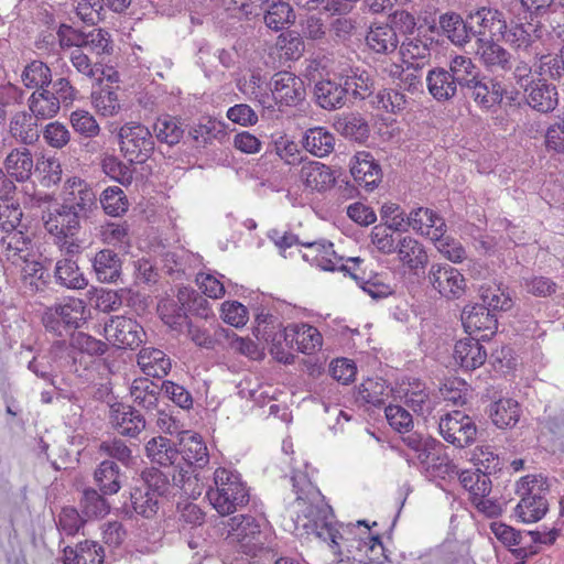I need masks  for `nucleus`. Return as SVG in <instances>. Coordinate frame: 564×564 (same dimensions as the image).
Here are the masks:
<instances>
[{
    "instance_id": "f257e3e1",
    "label": "nucleus",
    "mask_w": 564,
    "mask_h": 564,
    "mask_svg": "<svg viewBox=\"0 0 564 564\" xmlns=\"http://www.w3.org/2000/svg\"><path fill=\"white\" fill-rule=\"evenodd\" d=\"M305 471L295 470L292 475L293 489L296 494L295 505L304 513L306 522L303 523L307 534H312L325 542L334 554L351 556L364 564H386L389 556L379 534L371 533L367 521L356 523H334L333 510L323 503L319 489L314 485L312 477L314 468L305 464Z\"/></svg>"
},
{
    "instance_id": "f03ea898",
    "label": "nucleus",
    "mask_w": 564,
    "mask_h": 564,
    "mask_svg": "<svg viewBox=\"0 0 564 564\" xmlns=\"http://www.w3.org/2000/svg\"><path fill=\"white\" fill-rule=\"evenodd\" d=\"M0 260L19 269L21 278L31 291L40 289L44 267L39 261L32 240L23 232H11L0 239Z\"/></svg>"
},
{
    "instance_id": "7ed1b4c3",
    "label": "nucleus",
    "mask_w": 564,
    "mask_h": 564,
    "mask_svg": "<svg viewBox=\"0 0 564 564\" xmlns=\"http://www.w3.org/2000/svg\"><path fill=\"white\" fill-rule=\"evenodd\" d=\"M181 458L185 467L177 465V470L171 474L173 484L181 488L184 495L195 498L200 495L198 479L193 475V466L203 468L209 462V454L205 442L197 433H184L181 438Z\"/></svg>"
},
{
    "instance_id": "20e7f679",
    "label": "nucleus",
    "mask_w": 564,
    "mask_h": 564,
    "mask_svg": "<svg viewBox=\"0 0 564 564\" xmlns=\"http://www.w3.org/2000/svg\"><path fill=\"white\" fill-rule=\"evenodd\" d=\"M206 496L214 509L223 516L234 513L249 501V490L240 474L219 467L214 471V486Z\"/></svg>"
},
{
    "instance_id": "39448f33",
    "label": "nucleus",
    "mask_w": 564,
    "mask_h": 564,
    "mask_svg": "<svg viewBox=\"0 0 564 564\" xmlns=\"http://www.w3.org/2000/svg\"><path fill=\"white\" fill-rule=\"evenodd\" d=\"M228 538L237 542L238 552L256 557L268 542L269 522L264 516L242 514L230 519Z\"/></svg>"
},
{
    "instance_id": "423d86ee",
    "label": "nucleus",
    "mask_w": 564,
    "mask_h": 564,
    "mask_svg": "<svg viewBox=\"0 0 564 564\" xmlns=\"http://www.w3.org/2000/svg\"><path fill=\"white\" fill-rule=\"evenodd\" d=\"M271 95H262L259 104L269 110L278 107L297 106L305 98V86L302 78L286 70L275 73L269 83Z\"/></svg>"
},
{
    "instance_id": "0eeeda50",
    "label": "nucleus",
    "mask_w": 564,
    "mask_h": 564,
    "mask_svg": "<svg viewBox=\"0 0 564 564\" xmlns=\"http://www.w3.org/2000/svg\"><path fill=\"white\" fill-rule=\"evenodd\" d=\"M45 230L54 238L61 251L73 256L79 252L80 246L75 236L80 229V218L62 205L43 216Z\"/></svg>"
},
{
    "instance_id": "6e6552de",
    "label": "nucleus",
    "mask_w": 564,
    "mask_h": 564,
    "mask_svg": "<svg viewBox=\"0 0 564 564\" xmlns=\"http://www.w3.org/2000/svg\"><path fill=\"white\" fill-rule=\"evenodd\" d=\"M86 304L83 300L67 297L62 302L46 307L42 315L45 329L57 336H63L69 328H78L85 321Z\"/></svg>"
},
{
    "instance_id": "1a4fd4ad",
    "label": "nucleus",
    "mask_w": 564,
    "mask_h": 564,
    "mask_svg": "<svg viewBox=\"0 0 564 564\" xmlns=\"http://www.w3.org/2000/svg\"><path fill=\"white\" fill-rule=\"evenodd\" d=\"M542 485V477L533 475L522 477L518 484V492L522 497L514 508V513L523 523L541 520L549 509L547 500L541 491Z\"/></svg>"
},
{
    "instance_id": "9d476101",
    "label": "nucleus",
    "mask_w": 564,
    "mask_h": 564,
    "mask_svg": "<svg viewBox=\"0 0 564 564\" xmlns=\"http://www.w3.org/2000/svg\"><path fill=\"white\" fill-rule=\"evenodd\" d=\"M120 151L131 163L145 162L154 150L150 130L138 122H127L118 132Z\"/></svg>"
},
{
    "instance_id": "9b49d317",
    "label": "nucleus",
    "mask_w": 564,
    "mask_h": 564,
    "mask_svg": "<svg viewBox=\"0 0 564 564\" xmlns=\"http://www.w3.org/2000/svg\"><path fill=\"white\" fill-rule=\"evenodd\" d=\"M62 206L75 212L78 218H88L97 209V195L94 188L79 177H69L61 192Z\"/></svg>"
},
{
    "instance_id": "f8f14e48",
    "label": "nucleus",
    "mask_w": 564,
    "mask_h": 564,
    "mask_svg": "<svg viewBox=\"0 0 564 564\" xmlns=\"http://www.w3.org/2000/svg\"><path fill=\"white\" fill-rule=\"evenodd\" d=\"M438 432L446 442L457 448H464L475 442L477 426L467 414L453 411L441 417Z\"/></svg>"
},
{
    "instance_id": "ddd939ff",
    "label": "nucleus",
    "mask_w": 564,
    "mask_h": 564,
    "mask_svg": "<svg viewBox=\"0 0 564 564\" xmlns=\"http://www.w3.org/2000/svg\"><path fill=\"white\" fill-rule=\"evenodd\" d=\"M303 247L305 251L302 258L321 270L341 271L348 274L352 268L351 262H348L349 258L339 257L334 250V245L327 240L305 241Z\"/></svg>"
},
{
    "instance_id": "4468645a",
    "label": "nucleus",
    "mask_w": 564,
    "mask_h": 564,
    "mask_svg": "<svg viewBox=\"0 0 564 564\" xmlns=\"http://www.w3.org/2000/svg\"><path fill=\"white\" fill-rule=\"evenodd\" d=\"M104 335L107 341L122 349H134L145 335L142 326L132 318L113 316L104 326Z\"/></svg>"
},
{
    "instance_id": "2eb2a0df",
    "label": "nucleus",
    "mask_w": 564,
    "mask_h": 564,
    "mask_svg": "<svg viewBox=\"0 0 564 564\" xmlns=\"http://www.w3.org/2000/svg\"><path fill=\"white\" fill-rule=\"evenodd\" d=\"M402 442L415 454V457L411 458L406 453L401 452L409 466H416L425 473H430L431 468L435 467L432 463L440 459L436 456L437 449L442 447L440 441L414 432L403 436Z\"/></svg>"
},
{
    "instance_id": "dca6fc26",
    "label": "nucleus",
    "mask_w": 564,
    "mask_h": 564,
    "mask_svg": "<svg viewBox=\"0 0 564 564\" xmlns=\"http://www.w3.org/2000/svg\"><path fill=\"white\" fill-rule=\"evenodd\" d=\"M398 394L419 415L431 414L437 403L434 393L419 379L403 380L399 384Z\"/></svg>"
},
{
    "instance_id": "f3484780",
    "label": "nucleus",
    "mask_w": 564,
    "mask_h": 564,
    "mask_svg": "<svg viewBox=\"0 0 564 564\" xmlns=\"http://www.w3.org/2000/svg\"><path fill=\"white\" fill-rule=\"evenodd\" d=\"M282 341H285L289 347H292L295 343L299 351L311 355L322 347L323 337L316 327L301 323L280 329L278 348Z\"/></svg>"
},
{
    "instance_id": "a211bd4d",
    "label": "nucleus",
    "mask_w": 564,
    "mask_h": 564,
    "mask_svg": "<svg viewBox=\"0 0 564 564\" xmlns=\"http://www.w3.org/2000/svg\"><path fill=\"white\" fill-rule=\"evenodd\" d=\"M433 288L444 297L459 299L466 290L463 274L449 264H433L429 272Z\"/></svg>"
},
{
    "instance_id": "6ab92c4d",
    "label": "nucleus",
    "mask_w": 564,
    "mask_h": 564,
    "mask_svg": "<svg viewBox=\"0 0 564 564\" xmlns=\"http://www.w3.org/2000/svg\"><path fill=\"white\" fill-rule=\"evenodd\" d=\"M350 174L359 187L368 192L378 187L382 171L373 155L367 151L357 152L350 163Z\"/></svg>"
},
{
    "instance_id": "aec40b11",
    "label": "nucleus",
    "mask_w": 564,
    "mask_h": 564,
    "mask_svg": "<svg viewBox=\"0 0 564 564\" xmlns=\"http://www.w3.org/2000/svg\"><path fill=\"white\" fill-rule=\"evenodd\" d=\"M471 35L478 37L498 39L505 34L507 23L502 13L490 8H481L469 14Z\"/></svg>"
},
{
    "instance_id": "412c9836",
    "label": "nucleus",
    "mask_w": 564,
    "mask_h": 564,
    "mask_svg": "<svg viewBox=\"0 0 564 564\" xmlns=\"http://www.w3.org/2000/svg\"><path fill=\"white\" fill-rule=\"evenodd\" d=\"M464 90L482 109H490L499 105L505 94V89L499 82L481 74Z\"/></svg>"
},
{
    "instance_id": "4be33fe9",
    "label": "nucleus",
    "mask_w": 564,
    "mask_h": 564,
    "mask_svg": "<svg viewBox=\"0 0 564 564\" xmlns=\"http://www.w3.org/2000/svg\"><path fill=\"white\" fill-rule=\"evenodd\" d=\"M348 262L352 264L348 275L372 299H383L392 293L391 285L384 283L379 274L372 273V271L367 272L361 267L362 259L359 257L349 258Z\"/></svg>"
},
{
    "instance_id": "5701e85b",
    "label": "nucleus",
    "mask_w": 564,
    "mask_h": 564,
    "mask_svg": "<svg viewBox=\"0 0 564 564\" xmlns=\"http://www.w3.org/2000/svg\"><path fill=\"white\" fill-rule=\"evenodd\" d=\"M524 98L532 109L542 113L553 111L558 104L556 87L542 79L525 85Z\"/></svg>"
},
{
    "instance_id": "b1692460",
    "label": "nucleus",
    "mask_w": 564,
    "mask_h": 564,
    "mask_svg": "<svg viewBox=\"0 0 564 564\" xmlns=\"http://www.w3.org/2000/svg\"><path fill=\"white\" fill-rule=\"evenodd\" d=\"M351 88V80L344 84L330 79L316 83L314 94L317 104L326 110L339 109L345 105L346 96Z\"/></svg>"
},
{
    "instance_id": "393cba45",
    "label": "nucleus",
    "mask_w": 564,
    "mask_h": 564,
    "mask_svg": "<svg viewBox=\"0 0 564 564\" xmlns=\"http://www.w3.org/2000/svg\"><path fill=\"white\" fill-rule=\"evenodd\" d=\"M300 178L311 191L326 192L335 185V175L330 167L318 161L305 162L300 170Z\"/></svg>"
},
{
    "instance_id": "a878e982",
    "label": "nucleus",
    "mask_w": 564,
    "mask_h": 564,
    "mask_svg": "<svg viewBox=\"0 0 564 564\" xmlns=\"http://www.w3.org/2000/svg\"><path fill=\"white\" fill-rule=\"evenodd\" d=\"M410 227L429 239H437L446 232L444 219L429 208L419 207L410 213Z\"/></svg>"
},
{
    "instance_id": "bb28decb",
    "label": "nucleus",
    "mask_w": 564,
    "mask_h": 564,
    "mask_svg": "<svg viewBox=\"0 0 564 564\" xmlns=\"http://www.w3.org/2000/svg\"><path fill=\"white\" fill-rule=\"evenodd\" d=\"M462 323L468 334L489 332L494 334L497 329V317L494 312L485 305L476 304L465 307L462 314Z\"/></svg>"
},
{
    "instance_id": "cd10ccee",
    "label": "nucleus",
    "mask_w": 564,
    "mask_h": 564,
    "mask_svg": "<svg viewBox=\"0 0 564 564\" xmlns=\"http://www.w3.org/2000/svg\"><path fill=\"white\" fill-rule=\"evenodd\" d=\"M487 351L479 339L466 337L458 340L454 347L455 361L466 370H474L484 365Z\"/></svg>"
},
{
    "instance_id": "c85d7f7f",
    "label": "nucleus",
    "mask_w": 564,
    "mask_h": 564,
    "mask_svg": "<svg viewBox=\"0 0 564 564\" xmlns=\"http://www.w3.org/2000/svg\"><path fill=\"white\" fill-rule=\"evenodd\" d=\"M6 173L17 182H26L34 167L33 155L25 147L12 149L3 161Z\"/></svg>"
},
{
    "instance_id": "c756f323",
    "label": "nucleus",
    "mask_w": 564,
    "mask_h": 564,
    "mask_svg": "<svg viewBox=\"0 0 564 564\" xmlns=\"http://www.w3.org/2000/svg\"><path fill=\"white\" fill-rule=\"evenodd\" d=\"M138 366L149 377L163 378L170 372L172 361L163 350L144 347L138 354Z\"/></svg>"
},
{
    "instance_id": "7c9ffc66",
    "label": "nucleus",
    "mask_w": 564,
    "mask_h": 564,
    "mask_svg": "<svg viewBox=\"0 0 564 564\" xmlns=\"http://www.w3.org/2000/svg\"><path fill=\"white\" fill-rule=\"evenodd\" d=\"M496 39L478 37L476 54L488 68L507 70L511 68L510 54L499 44Z\"/></svg>"
},
{
    "instance_id": "2f4dec72",
    "label": "nucleus",
    "mask_w": 564,
    "mask_h": 564,
    "mask_svg": "<svg viewBox=\"0 0 564 564\" xmlns=\"http://www.w3.org/2000/svg\"><path fill=\"white\" fill-rule=\"evenodd\" d=\"M488 413L498 429H512L521 417V406L513 399L501 398L490 404Z\"/></svg>"
},
{
    "instance_id": "473e14b6",
    "label": "nucleus",
    "mask_w": 564,
    "mask_h": 564,
    "mask_svg": "<svg viewBox=\"0 0 564 564\" xmlns=\"http://www.w3.org/2000/svg\"><path fill=\"white\" fill-rule=\"evenodd\" d=\"M145 452L152 463L163 467L174 466L173 471L177 470L176 463L180 458V453L171 440L163 436L153 437L147 443Z\"/></svg>"
},
{
    "instance_id": "72a5a7b5",
    "label": "nucleus",
    "mask_w": 564,
    "mask_h": 564,
    "mask_svg": "<svg viewBox=\"0 0 564 564\" xmlns=\"http://www.w3.org/2000/svg\"><path fill=\"white\" fill-rule=\"evenodd\" d=\"M259 9L263 11L265 25L273 31L283 30L295 22L294 10L288 1L270 0L268 4L259 7Z\"/></svg>"
},
{
    "instance_id": "f704fd0d",
    "label": "nucleus",
    "mask_w": 564,
    "mask_h": 564,
    "mask_svg": "<svg viewBox=\"0 0 564 564\" xmlns=\"http://www.w3.org/2000/svg\"><path fill=\"white\" fill-rule=\"evenodd\" d=\"M105 560L104 547L95 542L86 540L76 545L64 549L65 564H102Z\"/></svg>"
},
{
    "instance_id": "c9c22d12",
    "label": "nucleus",
    "mask_w": 564,
    "mask_h": 564,
    "mask_svg": "<svg viewBox=\"0 0 564 564\" xmlns=\"http://www.w3.org/2000/svg\"><path fill=\"white\" fill-rule=\"evenodd\" d=\"M440 28L443 34L455 45H464L471 39V25L469 15L467 20L455 13L449 12L440 17Z\"/></svg>"
},
{
    "instance_id": "e433bc0d",
    "label": "nucleus",
    "mask_w": 564,
    "mask_h": 564,
    "mask_svg": "<svg viewBox=\"0 0 564 564\" xmlns=\"http://www.w3.org/2000/svg\"><path fill=\"white\" fill-rule=\"evenodd\" d=\"M395 251L402 264L411 271L423 269L427 264L429 257L424 247L412 237L402 238Z\"/></svg>"
},
{
    "instance_id": "4c0bfd02",
    "label": "nucleus",
    "mask_w": 564,
    "mask_h": 564,
    "mask_svg": "<svg viewBox=\"0 0 564 564\" xmlns=\"http://www.w3.org/2000/svg\"><path fill=\"white\" fill-rule=\"evenodd\" d=\"M366 43L376 53L390 54L397 50L399 37L392 25L380 24L370 28L366 36Z\"/></svg>"
},
{
    "instance_id": "58836bf2",
    "label": "nucleus",
    "mask_w": 564,
    "mask_h": 564,
    "mask_svg": "<svg viewBox=\"0 0 564 564\" xmlns=\"http://www.w3.org/2000/svg\"><path fill=\"white\" fill-rule=\"evenodd\" d=\"M489 529L494 536L509 547L517 560H520V564H523L531 553L525 547L519 546L522 541L521 532L498 521L491 522Z\"/></svg>"
},
{
    "instance_id": "ea45409f",
    "label": "nucleus",
    "mask_w": 564,
    "mask_h": 564,
    "mask_svg": "<svg viewBox=\"0 0 564 564\" xmlns=\"http://www.w3.org/2000/svg\"><path fill=\"white\" fill-rule=\"evenodd\" d=\"M426 84L430 94L438 101L448 100L457 93V85L445 68L431 69L426 76Z\"/></svg>"
},
{
    "instance_id": "a19ab883",
    "label": "nucleus",
    "mask_w": 564,
    "mask_h": 564,
    "mask_svg": "<svg viewBox=\"0 0 564 564\" xmlns=\"http://www.w3.org/2000/svg\"><path fill=\"white\" fill-rule=\"evenodd\" d=\"M303 145L311 154L324 158L334 151L335 137L324 127H314L305 132Z\"/></svg>"
},
{
    "instance_id": "79ce46f5",
    "label": "nucleus",
    "mask_w": 564,
    "mask_h": 564,
    "mask_svg": "<svg viewBox=\"0 0 564 564\" xmlns=\"http://www.w3.org/2000/svg\"><path fill=\"white\" fill-rule=\"evenodd\" d=\"M54 278L57 284L66 289L82 290L87 286L86 278L72 259L66 258L56 262Z\"/></svg>"
},
{
    "instance_id": "37998d69",
    "label": "nucleus",
    "mask_w": 564,
    "mask_h": 564,
    "mask_svg": "<svg viewBox=\"0 0 564 564\" xmlns=\"http://www.w3.org/2000/svg\"><path fill=\"white\" fill-rule=\"evenodd\" d=\"M93 267L98 280L109 283L119 278L121 261L116 252L105 249L96 253Z\"/></svg>"
},
{
    "instance_id": "c03bdc74",
    "label": "nucleus",
    "mask_w": 564,
    "mask_h": 564,
    "mask_svg": "<svg viewBox=\"0 0 564 564\" xmlns=\"http://www.w3.org/2000/svg\"><path fill=\"white\" fill-rule=\"evenodd\" d=\"M159 394L158 386L147 378L134 379L130 387L133 403L148 411L156 408Z\"/></svg>"
},
{
    "instance_id": "a18cd8bd",
    "label": "nucleus",
    "mask_w": 564,
    "mask_h": 564,
    "mask_svg": "<svg viewBox=\"0 0 564 564\" xmlns=\"http://www.w3.org/2000/svg\"><path fill=\"white\" fill-rule=\"evenodd\" d=\"M10 134L24 144H31L39 138L37 120L32 113L21 111L10 121Z\"/></svg>"
},
{
    "instance_id": "49530a36",
    "label": "nucleus",
    "mask_w": 564,
    "mask_h": 564,
    "mask_svg": "<svg viewBox=\"0 0 564 564\" xmlns=\"http://www.w3.org/2000/svg\"><path fill=\"white\" fill-rule=\"evenodd\" d=\"M29 108L33 117L39 121L55 117L61 109V105L54 94L43 89L31 95Z\"/></svg>"
},
{
    "instance_id": "de8ad7c7",
    "label": "nucleus",
    "mask_w": 564,
    "mask_h": 564,
    "mask_svg": "<svg viewBox=\"0 0 564 564\" xmlns=\"http://www.w3.org/2000/svg\"><path fill=\"white\" fill-rule=\"evenodd\" d=\"M457 86L463 90L470 86L481 74L479 68L468 56L456 55L451 58L448 70Z\"/></svg>"
},
{
    "instance_id": "09e8293b",
    "label": "nucleus",
    "mask_w": 564,
    "mask_h": 564,
    "mask_svg": "<svg viewBox=\"0 0 564 564\" xmlns=\"http://www.w3.org/2000/svg\"><path fill=\"white\" fill-rule=\"evenodd\" d=\"M459 481L464 489L470 495V501L474 502L477 499L489 496L491 491V480L486 471H481L480 468L476 470H463L459 474Z\"/></svg>"
},
{
    "instance_id": "8fccbe9b",
    "label": "nucleus",
    "mask_w": 564,
    "mask_h": 564,
    "mask_svg": "<svg viewBox=\"0 0 564 564\" xmlns=\"http://www.w3.org/2000/svg\"><path fill=\"white\" fill-rule=\"evenodd\" d=\"M95 481L102 495H115L121 488L120 470L112 460H104L94 474Z\"/></svg>"
},
{
    "instance_id": "3c124183",
    "label": "nucleus",
    "mask_w": 564,
    "mask_h": 564,
    "mask_svg": "<svg viewBox=\"0 0 564 564\" xmlns=\"http://www.w3.org/2000/svg\"><path fill=\"white\" fill-rule=\"evenodd\" d=\"M113 425L119 434L134 437L145 427V420L138 411L123 408L122 411H116Z\"/></svg>"
},
{
    "instance_id": "603ef678",
    "label": "nucleus",
    "mask_w": 564,
    "mask_h": 564,
    "mask_svg": "<svg viewBox=\"0 0 564 564\" xmlns=\"http://www.w3.org/2000/svg\"><path fill=\"white\" fill-rule=\"evenodd\" d=\"M21 79L25 87L43 90L52 82V72L44 62L36 59L24 67Z\"/></svg>"
},
{
    "instance_id": "864d4df0",
    "label": "nucleus",
    "mask_w": 564,
    "mask_h": 564,
    "mask_svg": "<svg viewBox=\"0 0 564 564\" xmlns=\"http://www.w3.org/2000/svg\"><path fill=\"white\" fill-rule=\"evenodd\" d=\"M91 102L96 111L104 117L117 115L121 108L118 93L110 86L102 87L91 94Z\"/></svg>"
},
{
    "instance_id": "5fc2aeb1",
    "label": "nucleus",
    "mask_w": 564,
    "mask_h": 564,
    "mask_svg": "<svg viewBox=\"0 0 564 564\" xmlns=\"http://www.w3.org/2000/svg\"><path fill=\"white\" fill-rule=\"evenodd\" d=\"M158 310L165 325L171 329L183 332L188 323V316L183 305H178L173 300H165L159 304Z\"/></svg>"
},
{
    "instance_id": "6e6d98bb",
    "label": "nucleus",
    "mask_w": 564,
    "mask_h": 564,
    "mask_svg": "<svg viewBox=\"0 0 564 564\" xmlns=\"http://www.w3.org/2000/svg\"><path fill=\"white\" fill-rule=\"evenodd\" d=\"M69 346L74 350L90 357L102 356L108 350V344L106 341L97 339L84 332L73 333L69 339Z\"/></svg>"
},
{
    "instance_id": "4d7b16f0",
    "label": "nucleus",
    "mask_w": 564,
    "mask_h": 564,
    "mask_svg": "<svg viewBox=\"0 0 564 564\" xmlns=\"http://www.w3.org/2000/svg\"><path fill=\"white\" fill-rule=\"evenodd\" d=\"M482 305L491 312L507 311L511 307L510 296L497 284H484L480 286Z\"/></svg>"
},
{
    "instance_id": "13d9d810",
    "label": "nucleus",
    "mask_w": 564,
    "mask_h": 564,
    "mask_svg": "<svg viewBox=\"0 0 564 564\" xmlns=\"http://www.w3.org/2000/svg\"><path fill=\"white\" fill-rule=\"evenodd\" d=\"M100 204L105 213L113 217L124 214L129 207L124 192L118 186L106 188L101 194Z\"/></svg>"
},
{
    "instance_id": "bf43d9fd",
    "label": "nucleus",
    "mask_w": 564,
    "mask_h": 564,
    "mask_svg": "<svg viewBox=\"0 0 564 564\" xmlns=\"http://www.w3.org/2000/svg\"><path fill=\"white\" fill-rule=\"evenodd\" d=\"M22 219V210L18 203L10 198L0 197V230L8 236L11 232H21L15 230Z\"/></svg>"
},
{
    "instance_id": "052dcab7",
    "label": "nucleus",
    "mask_w": 564,
    "mask_h": 564,
    "mask_svg": "<svg viewBox=\"0 0 564 564\" xmlns=\"http://www.w3.org/2000/svg\"><path fill=\"white\" fill-rule=\"evenodd\" d=\"M154 132L159 141L173 145L178 143L184 130L177 119L164 116L154 123Z\"/></svg>"
},
{
    "instance_id": "680f3d73",
    "label": "nucleus",
    "mask_w": 564,
    "mask_h": 564,
    "mask_svg": "<svg viewBox=\"0 0 564 564\" xmlns=\"http://www.w3.org/2000/svg\"><path fill=\"white\" fill-rule=\"evenodd\" d=\"M257 322V336H261L265 341H272L271 352L276 355L279 360H282V357H279L278 343H279V332L282 328V325L278 323L274 325V317L270 314H259L256 318Z\"/></svg>"
},
{
    "instance_id": "e2e57ef3",
    "label": "nucleus",
    "mask_w": 564,
    "mask_h": 564,
    "mask_svg": "<svg viewBox=\"0 0 564 564\" xmlns=\"http://www.w3.org/2000/svg\"><path fill=\"white\" fill-rule=\"evenodd\" d=\"M527 29L530 40H532V46L528 50L530 55L538 57L542 55L543 51H550L551 34L545 25L532 19L528 22Z\"/></svg>"
},
{
    "instance_id": "0e129e2a",
    "label": "nucleus",
    "mask_w": 564,
    "mask_h": 564,
    "mask_svg": "<svg viewBox=\"0 0 564 564\" xmlns=\"http://www.w3.org/2000/svg\"><path fill=\"white\" fill-rule=\"evenodd\" d=\"M381 219L393 231H406L410 227V215L405 216L403 209L394 203H386L381 207Z\"/></svg>"
},
{
    "instance_id": "69168bd1",
    "label": "nucleus",
    "mask_w": 564,
    "mask_h": 564,
    "mask_svg": "<svg viewBox=\"0 0 564 564\" xmlns=\"http://www.w3.org/2000/svg\"><path fill=\"white\" fill-rule=\"evenodd\" d=\"M431 44L432 42L421 37L406 39L400 48L403 61H426L431 55Z\"/></svg>"
},
{
    "instance_id": "338daca9",
    "label": "nucleus",
    "mask_w": 564,
    "mask_h": 564,
    "mask_svg": "<svg viewBox=\"0 0 564 564\" xmlns=\"http://www.w3.org/2000/svg\"><path fill=\"white\" fill-rule=\"evenodd\" d=\"M101 240L113 247H129V227L126 223H108L101 226Z\"/></svg>"
},
{
    "instance_id": "774afa93",
    "label": "nucleus",
    "mask_w": 564,
    "mask_h": 564,
    "mask_svg": "<svg viewBox=\"0 0 564 564\" xmlns=\"http://www.w3.org/2000/svg\"><path fill=\"white\" fill-rule=\"evenodd\" d=\"M83 512L88 518L105 517L109 512L107 500L95 489H86L80 500Z\"/></svg>"
}]
</instances>
